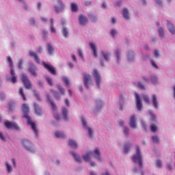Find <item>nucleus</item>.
I'll return each mask as SVG.
<instances>
[{
	"label": "nucleus",
	"instance_id": "473e14b6",
	"mask_svg": "<svg viewBox=\"0 0 175 175\" xmlns=\"http://www.w3.org/2000/svg\"><path fill=\"white\" fill-rule=\"evenodd\" d=\"M55 136L57 137L64 138L66 137L65 134L62 132L57 131L55 133Z\"/></svg>",
	"mask_w": 175,
	"mask_h": 175
},
{
	"label": "nucleus",
	"instance_id": "ea45409f",
	"mask_svg": "<svg viewBox=\"0 0 175 175\" xmlns=\"http://www.w3.org/2000/svg\"><path fill=\"white\" fill-rule=\"evenodd\" d=\"M62 80L65 83L66 86L69 87V79L66 77H64Z\"/></svg>",
	"mask_w": 175,
	"mask_h": 175
},
{
	"label": "nucleus",
	"instance_id": "ddd939ff",
	"mask_svg": "<svg viewBox=\"0 0 175 175\" xmlns=\"http://www.w3.org/2000/svg\"><path fill=\"white\" fill-rule=\"evenodd\" d=\"M90 46L91 50L93 51L94 57H98V49L96 48V44H95L94 42H90Z\"/></svg>",
	"mask_w": 175,
	"mask_h": 175
},
{
	"label": "nucleus",
	"instance_id": "338daca9",
	"mask_svg": "<svg viewBox=\"0 0 175 175\" xmlns=\"http://www.w3.org/2000/svg\"><path fill=\"white\" fill-rule=\"evenodd\" d=\"M111 36H113V38H114V36H116V30L111 29Z\"/></svg>",
	"mask_w": 175,
	"mask_h": 175
},
{
	"label": "nucleus",
	"instance_id": "6e6552de",
	"mask_svg": "<svg viewBox=\"0 0 175 175\" xmlns=\"http://www.w3.org/2000/svg\"><path fill=\"white\" fill-rule=\"evenodd\" d=\"M91 82V75L90 74L85 73L83 75V84L85 88L88 89V84Z\"/></svg>",
	"mask_w": 175,
	"mask_h": 175
},
{
	"label": "nucleus",
	"instance_id": "5701e85b",
	"mask_svg": "<svg viewBox=\"0 0 175 175\" xmlns=\"http://www.w3.org/2000/svg\"><path fill=\"white\" fill-rule=\"evenodd\" d=\"M58 3L60 6V8L58 7H55V10L56 12V13H59V12H61L62 8H64V4H62V1L61 0H58Z\"/></svg>",
	"mask_w": 175,
	"mask_h": 175
},
{
	"label": "nucleus",
	"instance_id": "6e6d98bb",
	"mask_svg": "<svg viewBox=\"0 0 175 175\" xmlns=\"http://www.w3.org/2000/svg\"><path fill=\"white\" fill-rule=\"evenodd\" d=\"M137 87L138 88H140V90H146V88L144 86L143 84H142L141 82L138 83Z\"/></svg>",
	"mask_w": 175,
	"mask_h": 175
},
{
	"label": "nucleus",
	"instance_id": "69168bd1",
	"mask_svg": "<svg viewBox=\"0 0 175 175\" xmlns=\"http://www.w3.org/2000/svg\"><path fill=\"white\" fill-rule=\"evenodd\" d=\"M0 139L3 140V142H5V137L3 136V133L2 132H0Z\"/></svg>",
	"mask_w": 175,
	"mask_h": 175
},
{
	"label": "nucleus",
	"instance_id": "774afa93",
	"mask_svg": "<svg viewBox=\"0 0 175 175\" xmlns=\"http://www.w3.org/2000/svg\"><path fill=\"white\" fill-rule=\"evenodd\" d=\"M29 23H30L31 25H35V19L34 18L30 19Z\"/></svg>",
	"mask_w": 175,
	"mask_h": 175
},
{
	"label": "nucleus",
	"instance_id": "37998d69",
	"mask_svg": "<svg viewBox=\"0 0 175 175\" xmlns=\"http://www.w3.org/2000/svg\"><path fill=\"white\" fill-rule=\"evenodd\" d=\"M123 133L125 135V136L129 137V129L128 127H124Z\"/></svg>",
	"mask_w": 175,
	"mask_h": 175
},
{
	"label": "nucleus",
	"instance_id": "0e129e2a",
	"mask_svg": "<svg viewBox=\"0 0 175 175\" xmlns=\"http://www.w3.org/2000/svg\"><path fill=\"white\" fill-rule=\"evenodd\" d=\"M13 109H14V103H10L9 109L10 110H13Z\"/></svg>",
	"mask_w": 175,
	"mask_h": 175
},
{
	"label": "nucleus",
	"instance_id": "0eeeda50",
	"mask_svg": "<svg viewBox=\"0 0 175 175\" xmlns=\"http://www.w3.org/2000/svg\"><path fill=\"white\" fill-rule=\"evenodd\" d=\"M5 126H6L8 129H16V131H18L20 129V126H18L17 123L9 121H6L5 122Z\"/></svg>",
	"mask_w": 175,
	"mask_h": 175
},
{
	"label": "nucleus",
	"instance_id": "864d4df0",
	"mask_svg": "<svg viewBox=\"0 0 175 175\" xmlns=\"http://www.w3.org/2000/svg\"><path fill=\"white\" fill-rule=\"evenodd\" d=\"M77 53L79 54V57H81V58H84V55L83 54V51H81V49H79Z\"/></svg>",
	"mask_w": 175,
	"mask_h": 175
},
{
	"label": "nucleus",
	"instance_id": "e433bc0d",
	"mask_svg": "<svg viewBox=\"0 0 175 175\" xmlns=\"http://www.w3.org/2000/svg\"><path fill=\"white\" fill-rule=\"evenodd\" d=\"M33 92L38 100H42V98H40V94H39V92H38V90H33Z\"/></svg>",
	"mask_w": 175,
	"mask_h": 175
},
{
	"label": "nucleus",
	"instance_id": "dca6fc26",
	"mask_svg": "<svg viewBox=\"0 0 175 175\" xmlns=\"http://www.w3.org/2000/svg\"><path fill=\"white\" fill-rule=\"evenodd\" d=\"M122 14L124 19L129 20V12L128 11V8H123Z\"/></svg>",
	"mask_w": 175,
	"mask_h": 175
},
{
	"label": "nucleus",
	"instance_id": "3c124183",
	"mask_svg": "<svg viewBox=\"0 0 175 175\" xmlns=\"http://www.w3.org/2000/svg\"><path fill=\"white\" fill-rule=\"evenodd\" d=\"M151 81L153 84H155V83H157V81H158V78H157V77H155V76L152 77Z\"/></svg>",
	"mask_w": 175,
	"mask_h": 175
},
{
	"label": "nucleus",
	"instance_id": "2f4dec72",
	"mask_svg": "<svg viewBox=\"0 0 175 175\" xmlns=\"http://www.w3.org/2000/svg\"><path fill=\"white\" fill-rule=\"evenodd\" d=\"M51 92L53 94L54 97L58 100L59 99V94L57 91L51 89Z\"/></svg>",
	"mask_w": 175,
	"mask_h": 175
},
{
	"label": "nucleus",
	"instance_id": "4be33fe9",
	"mask_svg": "<svg viewBox=\"0 0 175 175\" xmlns=\"http://www.w3.org/2000/svg\"><path fill=\"white\" fill-rule=\"evenodd\" d=\"M46 98H47L49 102L50 103V104L51 105L52 110H53V111L57 110V105L54 103V102L51 101V99L50 98V96L47 95Z\"/></svg>",
	"mask_w": 175,
	"mask_h": 175
},
{
	"label": "nucleus",
	"instance_id": "393cba45",
	"mask_svg": "<svg viewBox=\"0 0 175 175\" xmlns=\"http://www.w3.org/2000/svg\"><path fill=\"white\" fill-rule=\"evenodd\" d=\"M18 94L23 98V100H27V97L25 96V94H24V89L23 88L19 89Z\"/></svg>",
	"mask_w": 175,
	"mask_h": 175
},
{
	"label": "nucleus",
	"instance_id": "13d9d810",
	"mask_svg": "<svg viewBox=\"0 0 175 175\" xmlns=\"http://www.w3.org/2000/svg\"><path fill=\"white\" fill-rule=\"evenodd\" d=\"M151 65L153 66V68H155L156 69H158V66L155 64V62L154 60H151Z\"/></svg>",
	"mask_w": 175,
	"mask_h": 175
},
{
	"label": "nucleus",
	"instance_id": "bb28decb",
	"mask_svg": "<svg viewBox=\"0 0 175 175\" xmlns=\"http://www.w3.org/2000/svg\"><path fill=\"white\" fill-rule=\"evenodd\" d=\"M131 150V142H128L124 145V152L126 154Z\"/></svg>",
	"mask_w": 175,
	"mask_h": 175
},
{
	"label": "nucleus",
	"instance_id": "72a5a7b5",
	"mask_svg": "<svg viewBox=\"0 0 175 175\" xmlns=\"http://www.w3.org/2000/svg\"><path fill=\"white\" fill-rule=\"evenodd\" d=\"M116 57H117V61L118 62V64H120V61H121V57H120V56L121 55V53L120 52L119 50H116L115 51Z\"/></svg>",
	"mask_w": 175,
	"mask_h": 175
},
{
	"label": "nucleus",
	"instance_id": "8fccbe9b",
	"mask_svg": "<svg viewBox=\"0 0 175 175\" xmlns=\"http://www.w3.org/2000/svg\"><path fill=\"white\" fill-rule=\"evenodd\" d=\"M156 165H157V167H162V161L157 160L156 162Z\"/></svg>",
	"mask_w": 175,
	"mask_h": 175
},
{
	"label": "nucleus",
	"instance_id": "7c9ffc66",
	"mask_svg": "<svg viewBox=\"0 0 175 175\" xmlns=\"http://www.w3.org/2000/svg\"><path fill=\"white\" fill-rule=\"evenodd\" d=\"M159 36L161 39H163L165 38V33L163 31V29L162 27H159L158 29Z\"/></svg>",
	"mask_w": 175,
	"mask_h": 175
},
{
	"label": "nucleus",
	"instance_id": "c85d7f7f",
	"mask_svg": "<svg viewBox=\"0 0 175 175\" xmlns=\"http://www.w3.org/2000/svg\"><path fill=\"white\" fill-rule=\"evenodd\" d=\"M51 31L53 32V33H55L57 32V30L55 29V27H54V19L51 18Z\"/></svg>",
	"mask_w": 175,
	"mask_h": 175
},
{
	"label": "nucleus",
	"instance_id": "79ce46f5",
	"mask_svg": "<svg viewBox=\"0 0 175 175\" xmlns=\"http://www.w3.org/2000/svg\"><path fill=\"white\" fill-rule=\"evenodd\" d=\"M88 17L92 21H96V16H95L94 14H90L88 15Z\"/></svg>",
	"mask_w": 175,
	"mask_h": 175
},
{
	"label": "nucleus",
	"instance_id": "412c9836",
	"mask_svg": "<svg viewBox=\"0 0 175 175\" xmlns=\"http://www.w3.org/2000/svg\"><path fill=\"white\" fill-rule=\"evenodd\" d=\"M167 27H168V29H169L170 32H171L172 33V35H174V33H175L174 25L170 23H168Z\"/></svg>",
	"mask_w": 175,
	"mask_h": 175
},
{
	"label": "nucleus",
	"instance_id": "a19ab883",
	"mask_svg": "<svg viewBox=\"0 0 175 175\" xmlns=\"http://www.w3.org/2000/svg\"><path fill=\"white\" fill-rule=\"evenodd\" d=\"M69 34V32L68 31V29L66 27H64L63 29V35L64 38H68V35Z\"/></svg>",
	"mask_w": 175,
	"mask_h": 175
},
{
	"label": "nucleus",
	"instance_id": "f257e3e1",
	"mask_svg": "<svg viewBox=\"0 0 175 175\" xmlns=\"http://www.w3.org/2000/svg\"><path fill=\"white\" fill-rule=\"evenodd\" d=\"M22 111L23 113V117L24 118H27V124L28 125H30L31 126L32 131L36 133V135H38V129H36V124L33 121H32V118H31V116L28 114L29 113V106L27 104H23L22 106Z\"/></svg>",
	"mask_w": 175,
	"mask_h": 175
},
{
	"label": "nucleus",
	"instance_id": "6ab92c4d",
	"mask_svg": "<svg viewBox=\"0 0 175 175\" xmlns=\"http://www.w3.org/2000/svg\"><path fill=\"white\" fill-rule=\"evenodd\" d=\"M29 72H30V73L32 75V76H34V77L38 76V74L36 73V67L34 66L29 68Z\"/></svg>",
	"mask_w": 175,
	"mask_h": 175
},
{
	"label": "nucleus",
	"instance_id": "4c0bfd02",
	"mask_svg": "<svg viewBox=\"0 0 175 175\" xmlns=\"http://www.w3.org/2000/svg\"><path fill=\"white\" fill-rule=\"evenodd\" d=\"M57 88H58L60 94H62V95H64V94H65V88H62L59 85H57Z\"/></svg>",
	"mask_w": 175,
	"mask_h": 175
},
{
	"label": "nucleus",
	"instance_id": "4d7b16f0",
	"mask_svg": "<svg viewBox=\"0 0 175 175\" xmlns=\"http://www.w3.org/2000/svg\"><path fill=\"white\" fill-rule=\"evenodd\" d=\"M150 118L152 121H155L157 120V116L154 113H150Z\"/></svg>",
	"mask_w": 175,
	"mask_h": 175
},
{
	"label": "nucleus",
	"instance_id": "1a4fd4ad",
	"mask_svg": "<svg viewBox=\"0 0 175 175\" xmlns=\"http://www.w3.org/2000/svg\"><path fill=\"white\" fill-rule=\"evenodd\" d=\"M8 61L10 64L11 76H16V72H14V66L13 65V59H12L10 56L8 57Z\"/></svg>",
	"mask_w": 175,
	"mask_h": 175
},
{
	"label": "nucleus",
	"instance_id": "5fc2aeb1",
	"mask_svg": "<svg viewBox=\"0 0 175 175\" xmlns=\"http://www.w3.org/2000/svg\"><path fill=\"white\" fill-rule=\"evenodd\" d=\"M88 131L90 137H92V135H94V131L91 129V128H88Z\"/></svg>",
	"mask_w": 175,
	"mask_h": 175
},
{
	"label": "nucleus",
	"instance_id": "f8f14e48",
	"mask_svg": "<svg viewBox=\"0 0 175 175\" xmlns=\"http://www.w3.org/2000/svg\"><path fill=\"white\" fill-rule=\"evenodd\" d=\"M79 22L81 25H85L88 23V18L84 14H81L79 16Z\"/></svg>",
	"mask_w": 175,
	"mask_h": 175
},
{
	"label": "nucleus",
	"instance_id": "9b49d317",
	"mask_svg": "<svg viewBox=\"0 0 175 175\" xmlns=\"http://www.w3.org/2000/svg\"><path fill=\"white\" fill-rule=\"evenodd\" d=\"M33 106H34L35 113L37 116H43V111H42V108L40 107L39 104H38L37 103H34Z\"/></svg>",
	"mask_w": 175,
	"mask_h": 175
},
{
	"label": "nucleus",
	"instance_id": "f3484780",
	"mask_svg": "<svg viewBox=\"0 0 175 175\" xmlns=\"http://www.w3.org/2000/svg\"><path fill=\"white\" fill-rule=\"evenodd\" d=\"M23 144L25 148H26L27 150H29L31 151V142L28 139H23Z\"/></svg>",
	"mask_w": 175,
	"mask_h": 175
},
{
	"label": "nucleus",
	"instance_id": "58836bf2",
	"mask_svg": "<svg viewBox=\"0 0 175 175\" xmlns=\"http://www.w3.org/2000/svg\"><path fill=\"white\" fill-rule=\"evenodd\" d=\"M5 166L7 167V172L8 173H11L12 169V165L10 164H9V163H5Z\"/></svg>",
	"mask_w": 175,
	"mask_h": 175
},
{
	"label": "nucleus",
	"instance_id": "39448f33",
	"mask_svg": "<svg viewBox=\"0 0 175 175\" xmlns=\"http://www.w3.org/2000/svg\"><path fill=\"white\" fill-rule=\"evenodd\" d=\"M92 75L95 79L96 83L97 85L98 88H100V81H102V77H100V74L98 71V70L94 69L92 72Z\"/></svg>",
	"mask_w": 175,
	"mask_h": 175
},
{
	"label": "nucleus",
	"instance_id": "cd10ccee",
	"mask_svg": "<svg viewBox=\"0 0 175 175\" xmlns=\"http://www.w3.org/2000/svg\"><path fill=\"white\" fill-rule=\"evenodd\" d=\"M47 50L49 54H50L51 55L54 53V49L51 46V44H47Z\"/></svg>",
	"mask_w": 175,
	"mask_h": 175
},
{
	"label": "nucleus",
	"instance_id": "603ef678",
	"mask_svg": "<svg viewBox=\"0 0 175 175\" xmlns=\"http://www.w3.org/2000/svg\"><path fill=\"white\" fill-rule=\"evenodd\" d=\"M81 122L85 128H87V122L85 121V119H84V117L81 118Z\"/></svg>",
	"mask_w": 175,
	"mask_h": 175
},
{
	"label": "nucleus",
	"instance_id": "c9c22d12",
	"mask_svg": "<svg viewBox=\"0 0 175 175\" xmlns=\"http://www.w3.org/2000/svg\"><path fill=\"white\" fill-rule=\"evenodd\" d=\"M102 54H103L105 61H109V59H110V54H109L107 53H105V52H102Z\"/></svg>",
	"mask_w": 175,
	"mask_h": 175
},
{
	"label": "nucleus",
	"instance_id": "a211bd4d",
	"mask_svg": "<svg viewBox=\"0 0 175 175\" xmlns=\"http://www.w3.org/2000/svg\"><path fill=\"white\" fill-rule=\"evenodd\" d=\"M152 102L153 104L154 107H155V109H158V100H157V95L153 94L152 96Z\"/></svg>",
	"mask_w": 175,
	"mask_h": 175
},
{
	"label": "nucleus",
	"instance_id": "de8ad7c7",
	"mask_svg": "<svg viewBox=\"0 0 175 175\" xmlns=\"http://www.w3.org/2000/svg\"><path fill=\"white\" fill-rule=\"evenodd\" d=\"M46 79L47 83L49 85H53V79L49 77H46Z\"/></svg>",
	"mask_w": 175,
	"mask_h": 175
},
{
	"label": "nucleus",
	"instance_id": "680f3d73",
	"mask_svg": "<svg viewBox=\"0 0 175 175\" xmlns=\"http://www.w3.org/2000/svg\"><path fill=\"white\" fill-rule=\"evenodd\" d=\"M48 32L47 31H42V35H43V38H44V39H46V38H47V35H48Z\"/></svg>",
	"mask_w": 175,
	"mask_h": 175
},
{
	"label": "nucleus",
	"instance_id": "7ed1b4c3",
	"mask_svg": "<svg viewBox=\"0 0 175 175\" xmlns=\"http://www.w3.org/2000/svg\"><path fill=\"white\" fill-rule=\"evenodd\" d=\"M93 155L96 159H98V161H100V151H99V149L96 148L94 150V151L92 152H88L85 155L83 156V158L85 162L90 161V156Z\"/></svg>",
	"mask_w": 175,
	"mask_h": 175
},
{
	"label": "nucleus",
	"instance_id": "052dcab7",
	"mask_svg": "<svg viewBox=\"0 0 175 175\" xmlns=\"http://www.w3.org/2000/svg\"><path fill=\"white\" fill-rule=\"evenodd\" d=\"M54 118L56 119L57 121H58L61 118V116H59L58 113H55Z\"/></svg>",
	"mask_w": 175,
	"mask_h": 175
},
{
	"label": "nucleus",
	"instance_id": "20e7f679",
	"mask_svg": "<svg viewBox=\"0 0 175 175\" xmlns=\"http://www.w3.org/2000/svg\"><path fill=\"white\" fill-rule=\"evenodd\" d=\"M21 80L27 90H32V83H31V80H29L28 76H27L25 74H23Z\"/></svg>",
	"mask_w": 175,
	"mask_h": 175
},
{
	"label": "nucleus",
	"instance_id": "aec40b11",
	"mask_svg": "<svg viewBox=\"0 0 175 175\" xmlns=\"http://www.w3.org/2000/svg\"><path fill=\"white\" fill-rule=\"evenodd\" d=\"M62 112L64 120H65V121H68V109L64 107Z\"/></svg>",
	"mask_w": 175,
	"mask_h": 175
},
{
	"label": "nucleus",
	"instance_id": "4468645a",
	"mask_svg": "<svg viewBox=\"0 0 175 175\" xmlns=\"http://www.w3.org/2000/svg\"><path fill=\"white\" fill-rule=\"evenodd\" d=\"M30 57H32L34 58L36 64H40V58H39V56H38V54L32 51H29V53Z\"/></svg>",
	"mask_w": 175,
	"mask_h": 175
},
{
	"label": "nucleus",
	"instance_id": "a878e982",
	"mask_svg": "<svg viewBox=\"0 0 175 175\" xmlns=\"http://www.w3.org/2000/svg\"><path fill=\"white\" fill-rule=\"evenodd\" d=\"M72 157L77 162H81V157L75 152H71Z\"/></svg>",
	"mask_w": 175,
	"mask_h": 175
},
{
	"label": "nucleus",
	"instance_id": "423d86ee",
	"mask_svg": "<svg viewBox=\"0 0 175 175\" xmlns=\"http://www.w3.org/2000/svg\"><path fill=\"white\" fill-rule=\"evenodd\" d=\"M42 66L46 70H48V72H49V73H51V75H57L55 67L53 65L47 64L46 62H42Z\"/></svg>",
	"mask_w": 175,
	"mask_h": 175
},
{
	"label": "nucleus",
	"instance_id": "e2e57ef3",
	"mask_svg": "<svg viewBox=\"0 0 175 175\" xmlns=\"http://www.w3.org/2000/svg\"><path fill=\"white\" fill-rule=\"evenodd\" d=\"M154 54V57H156V58H158V57H159V51L155 50Z\"/></svg>",
	"mask_w": 175,
	"mask_h": 175
},
{
	"label": "nucleus",
	"instance_id": "a18cd8bd",
	"mask_svg": "<svg viewBox=\"0 0 175 175\" xmlns=\"http://www.w3.org/2000/svg\"><path fill=\"white\" fill-rule=\"evenodd\" d=\"M23 64H24V61L23 59H21L18 62V69H23Z\"/></svg>",
	"mask_w": 175,
	"mask_h": 175
},
{
	"label": "nucleus",
	"instance_id": "b1692460",
	"mask_svg": "<svg viewBox=\"0 0 175 175\" xmlns=\"http://www.w3.org/2000/svg\"><path fill=\"white\" fill-rule=\"evenodd\" d=\"M68 146L72 148H77V143L73 139H70L68 142Z\"/></svg>",
	"mask_w": 175,
	"mask_h": 175
},
{
	"label": "nucleus",
	"instance_id": "bf43d9fd",
	"mask_svg": "<svg viewBox=\"0 0 175 175\" xmlns=\"http://www.w3.org/2000/svg\"><path fill=\"white\" fill-rule=\"evenodd\" d=\"M128 58L131 61V58H133V52H129L128 54Z\"/></svg>",
	"mask_w": 175,
	"mask_h": 175
},
{
	"label": "nucleus",
	"instance_id": "f704fd0d",
	"mask_svg": "<svg viewBox=\"0 0 175 175\" xmlns=\"http://www.w3.org/2000/svg\"><path fill=\"white\" fill-rule=\"evenodd\" d=\"M157 130H158V127L157 126V125L155 124H152L150 125V131L152 132H157Z\"/></svg>",
	"mask_w": 175,
	"mask_h": 175
},
{
	"label": "nucleus",
	"instance_id": "2eb2a0df",
	"mask_svg": "<svg viewBox=\"0 0 175 175\" xmlns=\"http://www.w3.org/2000/svg\"><path fill=\"white\" fill-rule=\"evenodd\" d=\"M130 126L133 129H135V128H136V116L135 115H133L130 118Z\"/></svg>",
	"mask_w": 175,
	"mask_h": 175
},
{
	"label": "nucleus",
	"instance_id": "49530a36",
	"mask_svg": "<svg viewBox=\"0 0 175 175\" xmlns=\"http://www.w3.org/2000/svg\"><path fill=\"white\" fill-rule=\"evenodd\" d=\"M143 99L146 103H150V98H148L147 95H144Z\"/></svg>",
	"mask_w": 175,
	"mask_h": 175
},
{
	"label": "nucleus",
	"instance_id": "c756f323",
	"mask_svg": "<svg viewBox=\"0 0 175 175\" xmlns=\"http://www.w3.org/2000/svg\"><path fill=\"white\" fill-rule=\"evenodd\" d=\"M71 10L72 12H76L79 10V8L77 7V4L72 3H71Z\"/></svg>",
	"mask_w": 175,
	"mask_h": 175
},
{
	"label": "nucleus",
	"instance_id": "f03ea898",
	"mask_svg": "<svg viewBox=\"0 0 175 175\" xmlns=\"http://www.w3.org/2000/svg\"><path fill=\"white\" fill-rule=\"evenodd\" d=\"M132 159L135 163H138L139 167H143V157H142V152L139 146H136V153L133 156Z\"/></svg>",
	"mask_w": 175,
	"mask_h": 175
},
{
	"label": "nucleus",
	"instance_id": "c03bdc74",
	"mask_svg": "<svg viewBox=\"0 0 175 175\" xmlns=\"http://www.w3.org/2000/svg\"><path fill=\"white\" fill-rule=\"evenodd\" d=\"M152 140L153 143H159V138H158V136H152Z\"/></svg>",
	"mask_w": 175,
	"mask_h": 175
},
{
	"label": "nucleus",
	"instance_id": "9d476101",
	"mask_svg": "<svg viewBox=\"0 0 175 175\" xmlns=\"http://www.w3.org/2000/svg\"><path fill=\"white\" fill-rule=\"evenodd\" d=\"M135 99H136V106L137 108V110H142L143 107V104L142 103V99H140V96H139V94L135 93Z\"/></svg>",
	"mask_w": 175,
	"mask_h": 175
},
{
	"label": "nucleus",
	"instance_id": "09e8293b",
	"mask_svg": "<svg viewBox=\"0 0 175 175\" xmlns=\"http://www.w3.org/2000/svg\"><path fill=\"white\" fill-rule=\"evenodd\" d=\"M10 81H11V83H13L14 84L15 83H17V77H16V76L12 77L10 79Z\"/></svg>",
	"mask_w": 175,
	"mask_h": 175
}]
</instances>
